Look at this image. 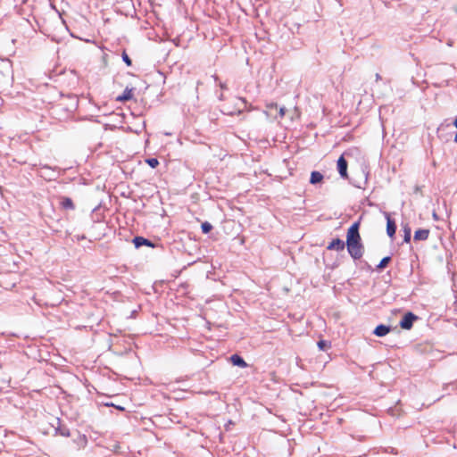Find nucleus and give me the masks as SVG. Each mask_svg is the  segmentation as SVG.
Returning <instances> with one entry per match:
<instances>
[{"label": "nucleus", "mask_w": 457, "mask_h": 457, "mask_svg": "<svg viewBox=\"0 0 457 457\" xmlns=\"http://www.w3.org/2000/svg\"><path fill=\"white\" fill-rule=\"evenodd\" d=\"M230 361L234 366H238L241 368L247 367V363L245 361V360L239 356L238 354H233L230 357Z\"/></svg>", "instance_id": "7"}, {"label": "nucleus", "mask_w": 457, "mask_h": 457, "mask_svg": "<svg viewBox=\"0 0 457 457\" xmlns=\"http://www.w3.org/2000/svg\"><path fill=\"white\" fill-rule=\"evenodd\" d=\"M285 112H286V108L285 107H281L279 109V116L283 117L285 115Z\"/></svg>", "instance_id": "21"}, {"label": "nucleus", "mask_w": 457, "mask_h": 457, "mask_svg": "<svg viewBox=\"0 0 457 457\" xmlns=\"http://www.w3.org/2000/svg\"><path fill=\"white\" fill-rule=\"evenodd\" d=\"M122 60L128 66H130L132 63L131 59L129 57V55L125 52L122 54Z\"/></svg>", "instance_id": "19"}, {"label": "nucleus", "mask_w": 457, "mask_h": 457, "mask_svg": "<svg viewBox=\"0 0 457 457\" xmlns=\"http://www.w3.org/2000/svg\"><path fill=\"white\" fill-rule=\"evenodd\" d=\"M359 222H354L347 231L346 245L353 244L354 242L361 241V236L359 233Z\"/></svg>", "instance_id": "2"}, {"label": "nucleus", "mask_w": 457, "mask_h": 457, "mask_svg": "<svg viewBox=\"0 0 457 457\" xmlns=\"http://www.w3.org/2000/svg\"><path fill=\"white\" fill-rule=\"evenodd\" d=\"M386 233L390 237H393L396 231V225L393 220L386 214Z\"/></svg>", "instance_id": "6"}, {"label": "nucleus", "mask_w": 457, "mask_h": 457, "mask_svg": "<svg viewBox=\"0 0 457 457\" xmlns=\"http://www.w3.org/2000/svg\"><path fill=\"white\" fill-rule=\"evenodd\" d=\"M391 261V257L390 256H386V257H384L380 262L378 263V265L377 266V268L378 270H382L384 269L385 267H386V265L389 263V262Z\"/></svg>", "instance_id": "16"}, {"label": "nucleus", "mask_w": 457, "mask_h": 457, "mask_svg": "<svg viewBox=\"0 0 457 457\" xmlns=\"http://www.w3.org/2000/svg\"><path fill=\"white\" fill-rule=\"evenodd\" d=\"M337 170L342 178H347V162L344 156H340L337 160Z\"/></svg>", "instance_id": "4"}, {"label": "nucleus", "mask_w": 457, "mask_h": 457, "mask_svg": "<svg viewBox=\"0 0 457 457\" xmlns=\"http://www.w3.org/2000/svg\"><path fill=\"white\" fill-rule=\"evenodd\" d=\"M318 346L320 350H325L328 346V342L324 340H320L318 342Z\"/></svg>", "instance_id": "20"}, {"label": "nucleus", "mask_w": 457, "mask_h": 457, "mask_svg": "<svg viewBox=\"0 0 457 457\" xmlns=\"http://www.w3.org/2000/svg\"><path fill=\"white\" fill-rule=\"evenodd\" d=\"M453 125L457 128V118L455 119V120L453 121Z\"/></svg>", "instance_id": "23"}, {"label": "nucleus", "mask_w": 457, "mask_h": 457, "mask_svg": "<svg viewBox=\"0 0 457 457\" xmlns=\"http://www.w3.org/2000/svg\"><path fill=\"white\" fill-rule=\"evenodd\" d=\"M60 204L66 210H73L75 208L73 202L70 197H61Z\"/></svg>", "instance_id": "10"}, {"label": "nucleus", "mask_w": 457, "mask_h": 457, "mask_svg": "<svg viewBox=\"0 0 457 457\" xmlns=\"http://www.w3.org/2000/svg\"><path fill=\"white\" fill-rule=\"evenodd\" d=\"M132 96H133L132 89L126 88L124 90L123 94L117 97V100L124 102V101L130 100L132 98Z\"/></svg>", "instance_id": "13"}, {"label": "nucleus", "mask_w": 457, "mask_h": 457, "mask_svg": "<svg viewBox=\"0 0 457 457\" xmlns=\"http://www.w3.org/2000/svg\"><path fill=\"white\" fill-rule=\"evenodd\" d=\"M56 433L62 436H70V430L65 427H59L56 428Z\"/></svg>", "instance_id": "14"}, {"label": "nucleus", "mask_w": 457, "mask_h": 457, "mask_svg": "<svg viewBox=\"0 0 457 457\" xmlns=\"http://www.w3.org/2000/svg\"><path fill=\"white\" fill-rule=\"evenodd\" d=\"M418 320V316L414 313L409 312L404 314L403 319L400 321V327L403 329H411L413 326V322Z\"/></svg>", "instance_id": "3"}, {"label": "nucleus", "mask_w": 457, "mask_h": 457, "mask_svg": "<svg viewBox=\"0 0 457 457\" xmlns=\"http://www.w3.org/2000/svg\"><path fill=\"white\" fill-rule=\"evenodd\" d=\"M375 78H376V81H378L381 79V76L378 73H376Z\"/></svg>", "instance_id": "22"}, {"label": "nucleus", "mask_w": 457, "mask_h": 457, "mask_svg": "<svg viewBox=\"0 0 457 457\" xmlns=\"http://www.w3.org/2000/svg\"><path fill=\"white\" fill-rule=\"evenodd\" d=\"M403 232H404L403 241L406 243H409L411 241V228L408 226H405L403 228Z\"/></svg>", "instance_id": "15"}, {"label": "nucleus", "mask_w": 457, "mask_h": 457, "mask_svg": "<svg viewBox=\"0 0 457 457\" xmlns=\"http://www.w3.org/2000/svg\"><path fill=\"white\" fill-rule=\"evenodd\" d=\"M429 235L428 229H418L414 233V240L416 241H421L428 239Z\"/></svg>", "instance_id": "8"}, {"label": "nucleus", "mask_w": 457, "mask_h": 457, "mask_svg": "<svg viewBox=\"0 0 457 457\" xmlns=\"http://www.w3.org/2000/svg\"><path fill=\"white\" fill-rule=\"evenodd\" d=\"M327 249L343 251L345 249V242L339 238L333 239L328 245Z\"/></svg>", "instance_id": "5"}, {"label": "nucleus", "mask_w": 457, "mask_h": 457, "mask_svg": "<svg viewBox=\"0 0 457 457\" xmlns=\"http://www.w3.org/2000/svg\"><path fill=\"white\" fill-rule=\"evenodd\" d=\"M323 175L320 171H312L311 173L310 183L316 185L323 180Z\"/></svg>", "instance_id": "11"}, {"label": "nucleus", "mask_w": 457, "mask_h": 457, "mask_svg": "<svg viewBox=\"0 0 457 457\" xmlns=\"http://www.w3.org/2000/svg\"><path fill=\"white\" fill-rule=\"evenodd\" d=\"M145 162L151 167L155 168L159 165V161L156 158H149L145 160Z\"/></svg>", "instance_id": "17"}, {"label": "nucleus", "mask_w": 457, "mask_h": 457, "mask_svg": "<svg viewBox=\"0 0 457 457\" xmlns=\"http://www.w3.org/2000/svg\"><path fill=\"white\" fill-rule=\"evenodd\" d=\"M133 242L135 244V246L137 248L142 246V245H152L151 242L142 237H136L133 239Z\"/></svg>", "instance_id": "12"}, {"label": "nucleus", "mask_w": 457, "mask_h": 457, "mask_svg": "<svg viewBox=\"0 0 457 457\" xmlns=\"http://www.w3.org/2000/svg\"><path fill=\"white\" fill-rule=\"evenodd\" d=\"M454 141L457 143V132H456V135L454 137Z\"/></svg>", "instance_id": "24"}, {"label": "nucleus", "mask_w": 457, "mask_h": 457, "mask_svg": "<svg viewBox=\"0 0 457 457\" xmlns=\"http://www.w3.org/2000/svg\"><path fill=\"white\" fill-rule=\"evenodd\" d=\"M201 228H202V231H203L204 234H206V233H209V232L212 230V224H211V223H209V222L205 221V222L202 223Z\"/></svg>", "instance_id": "18"}, {"label": "nucleus", "mask_w": 457, "mask_h": 457, "mask_svg": "<svg viewBox=\"0 0 457 457\" xmlns=\"http://www.w3.org/2000/svg\"><path fill=\"white\" fill-rule=\"evenodd\" d=\"M389 331H390V327L381 324V325H378L376 327V328L374 330V334L377 337H384L386 334H388Z\"/></svg>", "instance_id": "9"}, {"label": "nucleus", "mask_w": 457, "mask_h": 457, "mask_svg": "<svg viewBox=\"0 0 457 457\" xmlns=\"http://www.w3.org/2000/svg\"><path fill=\"white\" fill-rule=\"evenodd\" d=\"M347 250L349 254L353 258L354 260H359L363 255V245L361 243V241L354 242L353 244H348Z\"/></svg>", "instance_id": "1"}]
</instances>
